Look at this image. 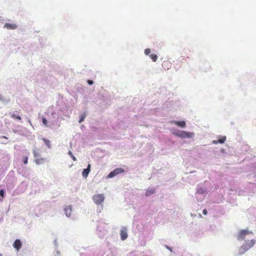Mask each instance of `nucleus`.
<instances>
[{
  "instance_id": "obj_1",
  "label": "nucleus",
  "mask_w": 256,
  "mask_h": 256,
  "mask_svg": "<svg viewBox=\"0 0 256 256\" xmlns=\"http://www.w3.org/2000/svg\"><path fill=\"white\" fill-rule=\"evenodd\" d=\"M255 244V240H252L250 241L245 242L240 248V254H244L246 251L252 248Z\"/></svg>"
},
{
  "instance_id": "obj_2",
  "label": "nucleus",
  "mask_w": 256,
  "mask_h": 256,
  "mask_svg": "<svg viewBox=\"0 0 256 256\" xmlns=\"http://www.w3.org/2000/svg\"><path fill=\"white\" fill-rule=\"evenodd\" d=\"M172 133L174 136L183 138H192L194 136L193 132L185 131L173 132Z\"/></svg>"
},
{
  "instance_id": "obj_3",
  "label": "nucleus",
  "mask_w": 256,
  "mask_h": 256,
  "mask_svg": "<svg viewBox=\"0 0 256 256\" xmlns=\"http://www.w3.org/2000/svg\"><path fill=\"white\" fill-rule=\"evenodd\" d=\"M94 202L96 204H101L104 200V196L103 194H94L92 196Z\"/></svg>"
},
{
  "instance_id": "obj_4",
  "label": "nucleus",
  "mask_w": 256,
  "mask_h": 256,
  "mask_svg": "<svg viewBox=\"0 0 256 256\" xmlns=\"http://www.w3.org/2000/svg\"><path fill=\"white\" fill-rule=\"evenodd\" d=\"M250 234H252V232L246 230H242L240 232L237 238L239 240H244L246 236Z\"/></svg>"
},
{
  "instance_id": "obj_5",
  "label": "nucleus",
  "mask_w": 256,
  "mask_h": 256,
  "mask_svg": "<svg viewBox=\"0 0 256 256\" xmlns=\"http://www.w3.org/2000/svg\"><path fill=\"white\" fill-rule=\"evenodd\" d=\"M123 172H124V170L122 168H116L108 174V178H112L122 173Z\"/></svg>"
},
{
  "instance_id": "obj_6",
  "label": "nucleus",
  "mask_w": 256,
  "mask_h": 256,
  "mask_svg": "<svg viewBox=\"0 0 256 256\" xmlns=\"http://www.w3.org/2000/svg\"><path fill=\"white\" fill-rule=\"evenodd\" d=\"M4 28L7 30H16L18 26L14 23H6L4 25Z\"/></svg>"
},
{
  "instance_id": "obj_7",
  "label": "nucleus",
  "mask_w": 256,
  "mask_h": 256,
  "mask_svg": "<svg viewBox=\"0 0 256 256\" xmlns=\"http://www.w3.org/2000/svg\"><path fill=\"white\" fill-rule=\"evenodd\" d=\"M120 238L122 240H125L128 238L126 228H123L120 231Z\"/></svg>"
},
{
  "instance_id": "obj_8",
  "label": "nucleus",
  "mask_w": 256,
  "mask_h": 256,
  "mask_svg": "<svg viewBox=\"0 0 256 256\" xmlns=\"http://www.w3.org/2000/svg\"><path fill=\"white\" fill-rule=\"evenodd\" d=\"M13 246L17 250H18L22 247V243L20 240L18 239L16 240L13 244Z\"/></svg>"
},
{
  "instance_id": "obj_9",
  "label": "nucleus",
  "mask_w": 256,
  "mask_h": 256,
  "mask_svg": "<svg viewBox=\"0 0 256 256\" xmlns=\"http://www.w3.org/2000/svg\"><path fill=\"white\" fill-rule=\"evenodd\" d=\"M162 66L165 70H168L171 67V63L168 60H164L162 63Z\"/></svg>"
},
{
  "instance_id": "obj_10",
  "label": "nucleus",
  "mask_w": 256,
  "mask_h": 256,
  "mask_svg": "<svg viewBox=\"0 0 256 256\" xmlns=\"http://www.w3.org/2000/svg\"><path fill=\"white\" fill-rule=\"evenodd\" d=\"M90 164H88V168L83 170L82 174L84 177L86 178L88 176L90 172Z\"/></svg>"
},
{
  "instance_id": "obj_11",
  "label": "nucleus",
  "mask_w": 256,
  "mask_h": 256,
  "mask_svg": "<svg viewBox=\"0 0 256 256\" xmlns=\"http://www.w3.org/2000/svg\"><path fill=\"white\" fill-rule=\"evenodd\" d=\"M64 212H65L66 215L67 216H70L72 213V207L70 206H66L64 208Z\"/></svg>"
},
{
  "instance_id": "obj_12",
  "label": "nucleus",
  "mask_w": 256,
  "mask_h": 256,
  "mask_svg": "<svg viewBox=\"0 0 256 256\" xmlns=\"http://www.w3.org/2000/svg\"><path fill=\"white\" fill-rule=\"evenodd\" d=\"M174 124L181 128H184L186 126V122L184 121H173L172 122Z\"/></svg>"
},
{
  "instance_id": "obj_13",
  "label": "nucleus",
  "mask_w": 256,
  "mask_h": 256,
  "mask_svg": "<svg viewBox=\"0 0 256 256\" xmlns=\"http://www.w3.org/2000/svg\"><path fill=\"white\" fill-rule=\"evenodd\" d=\"M226 137L225 136H224L220 138L218 140H213L212 143L214 144H218V143L223 144L226 141Z\"/></svg>"
},
{
  "instance_id": "obj_14",
  "label": "nucleus",
  "mask_w": 256,
  "mask_h": 256,
  "mask_svg": "<svg viewBox=\"0 0 256 256\" xmlns=\"http://www.w3.org/2000/svg\"><path fill=\"white\" fill-rule=\"evenodd\" d=\"M44 158H36L35 162L37 164H42L44 162Z\"/></svg>"
},
{
  "instance_id": "obj_15",
  "label": "nucleus",
  "mask_w": 256,
  "mask_h": 256,
  "mask_svg": "<svg viewBox=\"0 0 256 256\" xmlns=\"http://www.w3.org/2000/svg\"><path fill=\"white\" fill-rule=\"evenodd\" d=\"M42 140L48 148H51L50 142L48 140L45 138H42Z\"/></svg>"
},
{
  "instance_id": "obj_16",
  "label": "nucleus",
  "mask_w": 256,
  "mask_h": 256,
  "mask_svg": "<svg viewBox=\"0 0 256 256\" xmlns=\"http://www.w3.org/2000/svg\"><path fill=\"white\" fill-rule=\"evenodd\" d=\"M154 193V189H148L147 190L146 192V196H150Z\"/></svg>"
},
{
  "instance_id": "obj_17",
  "label": "nucleus",
  "mask_w": 256,
  "mask_h": 256,
  "mask_svg": "<svg viewBox=\"0 0 256 256\" xmlns=\"http://www.w3.org/2000/svg\"><path fill=\"white\" fill-rule=\"evenodd\" d=\"M150 58L153 62H156L158 59V56L155 54H152L150 56Z\"/></svg>"
},
{
  "instance_id": "obj_18",
  "label": "nucleus",
  "mask_w": 256,
  "mask_h": 256,
  "mask_svg": "<svg viewBox=\"0 0 256 256\" xmlns=\"http://www.w3.org/2000/svg\"><path fill=\"white\" fill-rule=\"evenodd\" d=\"M86 117V114H82L80 116V119L78 122L80 123H81L84 120V118H85Z\"/></svg>"
},
{
  "instance_id": "obj_19",
  "label": "nucleus",
  "mask_w": 256,
  "mask_h": 256,
  "mask_svg": "<svg viewBox=\"0 0 256 256\" xmlns=\"http://www.w3.org/2000/svg\"><path fill=\"white\" fill-rule=\"evenodd\" d=\"M11 117L14 119H16L18 120H21V117L19 116H16L15 114H12L11 116Z\"/></svg>"
},
{
  "instance_id": "obj_20",
  "label": "nucleus",
  "mask_w": 256,
  "mask_h": 256,
  "mask_svg": "<svg viewBox=\"0 0 256 256\" xmlns=\"http://www.w3.org/2000/svg\"><path fill=\"white\" fill-rule=\"evenodd\" d=\"M33 154H34V158H36V157L39 156H40L39 152L37 150H33Z\"/></svg>"
},
{
  "instance_id": "obj_21",
  "label": "nucleus",
  "mask_w": 256,
  "mask_h": 256,
  "mask_svg": "<svg viewBox=\"0 0 256 256\" xmlns=\"http://www.w3.org/2000/svg\"><path fill=\"white\" fill-rule=\"evenodd\" d=\"M68 154L74 161L76 160V158L72 154V152L70 151H69Z\"/></svg>"
},
{
  "instance_id": "obj_22",
  "label": "nucleus",
  "mask_w": 256,
  "mask_h": 256,
  "mask_svg": "<svg viewBox=\"0 0 256 256\" xmlns=\"http://www.w3.org/2000/svg\"><path fill=\"white\" fill-rule=\"evenodd\" d=\"M150 52H151L150 49L149 48H148L145 49L144 54L146 55H148L150 53Z\"/></svg>"
},
{
  "instance_id": "obj_23",
  "label": "nucleus",
  "mask_w": 256,
  "mask_h": 256,
  "mask_svg": "<svg viewBox=\"0 0 256 256\" xmlns=\"http://www.w3.org/2000/svg\"><path fill=\"white\" fill-rule=\"evenodd\" d=\"M28 158L27 156H24L23 158V162H24V164H26L28 163Z\"/></svg>"
},
{
  "instance_id": "obj_24",
  "label": "nucleus",
  "mask_w": 256,
  "mask_h": 256,
  "mask_svg": "<svg viewBox=\"0 0 256 256\" xmlns=\"http://www.w3.org/2000/svg\"><path fill=\"white\" fill-rule=\"evenodd\" d=\"M42 122L44 125L47 126V120L45 118H42Z\"/></svg>"
},
{
  "instance_id": "obj_25",
  "label": "nucleus",
  "mask_w": 256,
  "mask_h": 256,
  "mask_svg": "<svg viewBox=\"0 0 256 256\" xmlns=\"http://www.w3.org/2000/svg\"><path fill=\"white\" fill-rule=\"evenodd\" d=\"M4 190H0V196H2V197H4Z\"/></svg>"
},
{
  "instance_id": "obj_26",
  "label": "nucleus",
  "mask_w": 256,
  "mask_h": 256,
  "mask_svg": "<svg viewBox=\"0 0 256 256\" xmlns=\"http://www.w3.org/2000/svg\"><path fill=\"white\" fill-rule=\"evenodd\" d=\"M88 83L90 85H92V84H94V82H93V81H92V80H88Z\"/></svg>"
},
{
  "instance_id": "obj_27",
  "label": "nucleus",
  "mask_w": 256,
  "mask_h": 256,
  "mask_svg": "<svg viewBox=\"0 0 256 256\" xmlns=\"http://www.w3.org/2000/svg\"><path fill=\"white\" fill-rule=\"evenodd\" d=\"M202 213L206 215L208 213L206 210V209L202 211Z\"/></svg>"
},
{
  "instance_id": "obj_28",
  "label": "nucleus",
  "mask_w": 256,
  "mask_h": 256,
  "mask_svg": "<svg viewBox=\"0 0 256 256\" xmlns=\"http://www.w3.org/2000/svg\"><path fill=\"white\" fill-rule=\"evenodd\" d=\"M166 248H168V250H170L172 252V249L170 248L169 246H166Z\"/></svg>"
}]
</instances>
